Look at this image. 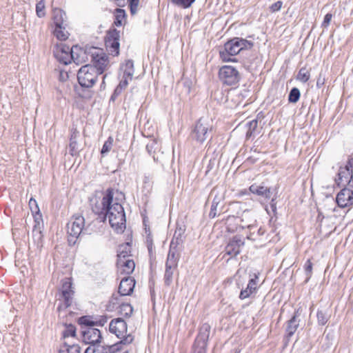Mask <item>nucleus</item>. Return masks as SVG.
<instances>
[{
	"label": "nucleus",
	"instance_id": "1",
	"mask_svg": "<svg viewBox=\"0 0 353 353\" xmlns=\"http://www.w3.org/2000/svg\"><path fill=\"white\" fill-rule=\"evenodd\" d=\"M253 42L239 37H234L226 42L219 51L220 58L223 62L236 61L232 58L243 50H249L253 47Z\"/></svg>",
	"mask_w": 353,
	"mask_h": 353
},
{
	"label": "nucleus",
	"instance_id": "2",
	"mask_svg": "<svg viewBox=\"0 0 353 353\" xmlns=\"http://www.w3.org/2000/svg\"><path fill=\"white\" fill-rule=\"evenodd\" d=\"M105 217H108L112 228L117 232H122L125 228V214L123 206L113 202L106 211Z\"/></svg>",
	"mask_w": 353,
	"mask_h": 353
},
{
	"label": "nucleus",
	"instance_id": "3",
	"mask_svg": "<svg viewBox=\"0 0 353 353\" xmlns=\"http://www.w3.org/2000/svg\"><path fill=\"white\" fill-rule=\"evenodd\" d=\"M74 295V288L72 286L70 279H64L62 281V285L59 290V300L61 301V303L57 307L60 316L63 315V316H64L65 315L63 313L66 309L72 305L73 303Z\"/></svg>",
	"mask_w": 353,
	"mask_h": 353
},
{
	"label": "nucleus",
	"instance_id": "4",
	"mask_svg": "<svg viewBox=\"0 0 353 353\" xmlns=\"http://www.w3.org/2000/svg\"><path fill=\"white\" fill-rule=\"evenodd\" d=\"M212 126L207 119L201 118L194 125L190 133V138L197 143H203L212 137Z\"/></svg>",
	"mask_w": 353,
	"mask_h": 353
},
{
	"label": "nucleus",
	"instance_id": "5",
	"mask_svg": "<svg viewBox=\"0 0 353 353\" xmlns=\"http://www.w3.org/2000/svg\"><path fill=\"white\" fill-rule=\"evenodd\" d=\"M67 232L69 243L74 244L81 234L87 232L84 217L81 215L73 216L67 224Z\"/></svg>",
	"mask_w": 353,
	"mask_h": 353
},
{
	"label": "nucleus",
	"instance_id": "6",
	"mask_svg": "<svg viewBox=\"0 0 353 353\" xmlns=\"http://www.w3.org/2000/svg\"><path fill=\"white\" fill-rule=\"evenodd\" d=\"M109 330L111 333L114 334L119 339H121L118 343L119 346L121 344H130L134 340V337L131 334H127V324L121 318L112 320L109 325Z\"/></svg>",
	"mask_w": 353,
	"mask_h": 353
},
{
	"label": "nucleus",
	"instance_id": "7",
	"mask_svg": "<svg viewBox=\"0 0 353 353\" xmlns=\"http://www.w3.org/2000/svg\"><path fill=\"white\" fill-rule=\"evenodd\" d=\"M99 74L97 69L90 64L82 66L78 71L77 79L81 86L84 88L92 87Z\"/></svg>",
	"mask_w": 353,
	"mask_h": 353
},
{
	"label": "nucleus",
	"instance_id": "8",
	"mask_svg": "<svg viewBox=\"0 0 353 353\" xmlns=\"http://www.w3.org/2000/svg\"><path fill=\"white\" fill-rule=\"evenodd\" d=\"M90 50V59L94 64L92 66L97 69L99 74H101L108 67V57L101 48H91Z\"/></svg>",
	"mask_w": 353,
	"mask_h": 353
},
{
	"label": "nucleus",
	"instance_id": "9",
	"mask_svg": "<svg viewBox=\"0 0 353 353\" xmlns=\"http://www.w3.org/2000/svg\"><path fill=\"white\" fill-rule=\"evenodd\" d=\"M221 81L228 85H235L241 79L239 72L231 65H223L219 69Z\"/></svg>",
	"mask_w": 353,
	"mask_h": 353
},
{
	"label": "nucleus",
	"instance_id": "10",
	"mask_svg": "<svg viewBox=\"0 0 353 353\" xmlns=\"http://www.w3.org/2000/svg\"><path fill=\"white\" fill-rule=\"evenodd\" d=\"M114 190L109 188L106 190L105 194L101 199L97 200L95 204L92 206V211L99 215L105 216L106 211L113 203Z\"/></svg>",
	"mask_w": 353,
	"mask_h": 353
},
{
	"label": "nucleus",
	"instance_id": "11",
	"mask_svg": "<svg viewBox=\"0 0 353 353\" xmlns=\"http://www.w3.org/2000/svg\"><path fill=\"white\" fill-rule=\"evenodd\" d=\"M53 53L56 59L61 63L68 65L72 61L71 48L65 44L56 45L54 47Z\"/></svg>",
	"mask_w": 353,
	"mask_h": 353
},
{
	"label": "nucleus",
	"instance_id": "12",
	"mask_svg": "<svg viewBox=\"0 0 353 353\" xmlns=\"http://www.w3.org/2000/svg\"><path fill=\"white\" fill-rule=\"evenodd\" d=\"M91 48H96L93 46L85 47V49L81 48L77 46H74L71 48L72 61L76 64L79 65L89 61L90 57Z\"/></svg>",
	"mask_w": 353,
	"mask_h": 353
},
{
	"label": "nucleus",
	"instance_id": "13",
	"mask_svg": "<svg viewBox=\"0 0 353 353\" xmlns=\"http://www.w3.org/2000/svg\"><path fill=\"white\" fill-rule=\"evenodd\" d=\"M352 168L353 159H350L345 167L340 168L337 174V178L335 179L338 185H343L346 183H348L350 187L353 188V184L351 183V174Z\"/></svg>",
	"mask_w": 353,
	"mask_h": 353
},
{
	"label": "nucleus",
	"instance_id": "14",
	"mask_svg": "<svg viewBox=\"0 0 353 353\" xmlns=\"http://www.w3.org/2000/svg\"><path fill=\"white\" fill-rule=\"evenodd\" d=\"M82 338L84 343L94 345L101 342L102 336L99 330L90 327L82 331Z\"/></svg>",
	"mask_w": 353,
	"mask_h": 353
},
{
	"label": "nucleus",
	"instance_id": "15",
	"mask_svg": "<svg viewBox=\"0 0 353 353\" xmlns=\"http://www.w3.org/2000/svg\"><path fill=\"white\" fill-rule=\"evenodd\" d=\"M244 244V239L242 236L239 235L233 236L225 248V254L230 255L231 257L237 256L240 253L241 248Z\"/></svg>",
	"mask_w": 353,
	"mask_h": 353
},
{
	"label": "nucleus",
	"instance_id": "16",
	"mask_svg": "<svg viewBox=\"0 0 353 353\" xmlns=\"http://www.w3.org/2000/svg\"><path fill=\"white\" fill-rule=\"evenodd\" d=\"M336 202L342 208L353 205V190L348 188L342 189L336 195Z\"/></svg>",
	"mask_w": 353,
	"mask_h": 353
},
{
	"label": "nucleus",
	"instance_id": "17",
	"mask_svg": "<svg viewBox=\"0 0 353 353\" xmlns=\"http://www.w3.org/2000/svg\"><path fill=\"white\" fill-rule=\"evenodd\" d=\"M117 267L121 274L129 275L134 270L135 263L131 258L125 259V256L121 255L117 259Z\"/></svg>",
	"mask_w": 353,
	"mask_h": 353
},
{
	"label": "nucleus",
	"instance_id": "18",
	"mask_svg": "<svg viewBox=\"0 0 353 353\" xmlns=\"http://www.w3.org/2000/svg\"><path fill=\"white\" fill-rule=\"evenodd\" d=\"M120 348L119 343H115L111 345L97 344L90 345L87 347L85 353H114L119 351Z\"/></svg>",
	"mask_w": 353,
	"mask_h": 353
},
{
	"label": "nucleus",
	"instance_id": "19",
	"mask_svg": "<svg viewBox=\"0 0 353 353\" xmlns=\"http://www.w3.org/2000/svg\"><path fill=\"white\" fill-rule=\"evenodd\" d=\"M135 286V280L131 276H125L121 279L119 287V293L120 296L130 295Z\"/></svg>",
	"mask_w": 353,
	"mask_h": 353
},
{
	"label": "nucleus",
	"instance_id": "20",
	"mask_svg": "<svg viewBox=\"0 0 353 353\" xmlns=\"http://www.w3.org/2000/svg\"><path fill=\"white\" fill-rule=\"evenodd\" d=\"M299 317V311H296L292 317L286 322L285 332L288 339H290L297 330L300 323Z\"/></svg>",
	"mask_w": 353,
	"mask_h": 353
},
{
	"label": "nucleus",
	"instance_id": "21",
	"mask_svg": "<svg viewBox=\"0 0 353 353\" xmlns=\"http://www.w3.org/2000/svg\"><path fill=\"white\" fill-rule=\"evenodd\" d=\"M249 190L252 193L263 196L267 199H270L272 196L270 188L263 185L253 184L250 185Z\"/></svg>",
	"mask_w": 353,
	"mask_h": 353
},
{
	"label": "nucleus",
	"instance_id": "22",
	"mask_svg": "<svg viewBox=\"0 0 353 353\" xmlns=\"http://www.w3.org/2000/svg\"><path fill=\"white\" fill-rule=\"evenodd\" d=\"M208 337V334H201L196 339L193 346V353H206V340Z\"/></svg>",
	"mask_w": 353,
	"mask_h": 353
},
{
	"label": "nucleus",
	"instance_id": "23",
	"mask_svg": "<svg viewBox=\"0 0 353 353\" xmlns=\"http://www.w3.org/2000/svg\"><path fill=\"white\" fill-rule=\"evenodd\" d=\"M81 347L78 344H70L65 341L59 353H80Z\"/></svg>",
	"mask_w": 353,
	"mask_h": 353
},
{
	"label": "nucleus",
	"instance_id": "24",
	"mask_svg": "<svg viewBox=\"0 0 353 353\" xmlns=\"http://www.w3.org/2000/svg\"><path fill=\"white\" fill-rule=\"evenodd\" d=\"M65 12L61 9L53 10V22L55 26H63L64 23Z\"/></svg>",
	"mask_w": 353,
	"mask_h": 353
},
{
	"label": "nucleus",
	"instance_id": "25",
	"mask_svg": "<svg viewBox=\"0 0 353 353\" xmlns=\"http://www.w3.org/2000/svg\"><path fill=\"white\" fill-rule=\"evenodd\" d=\"M117 310L119 314L126 317L130 316L133 312L132 306L129 303H121Z\"/></svg>",
	"mask_w": 353,
	"mask_h": 353
},
{
	"label": "nucleus",
	"instance_id": "26",
	"mask_svg": "<svg viewBox=\"0 0 353 353\" xmlns=\"http://www.w3.org/2000/svg\"><path fill=\"white\" fill-rule=\"evenodd\" d=\"M54 35L61 41H65L68 38V32L63 26H55Z\"/></svg>",
	"mask_w": 353,
	"mask_h": 353
},
{
	"label": "nucleus",
	"instance_id": "27",
	"mask_svg": "<svg viewBox=\"0 0 353 353\" xmlns=\"http://www.w3.org/2000/svg\"><path fill=\"white\" fill-rule=\"evenodd\" d=\"M126 17L124 10L117 8L115 10L114 24L117 26H121Z\"/></svg>",
	"mask_w": 353,
	"mask_h": 353
},
{
	"label": "nucleus",
	"instance_id": "28",
	"mask_svg": "<svg viewBox=\"0 0 353 353\" xmlns=\"http://www.w3.org/2000/svg\"><path fill=\"white\" fill-rule=\"evenodd\" d=\"M245 126L247 128L246 137L249 139L254 134L258 126V121L256 119L250 121L245 124Z\"/></svg>",
	"mask_w": 353,
	"mask_h": 353
},
{
	"label": "nucleus",
	"instance_id": "29",
	"mask_svg": "<svg viewBox=\"0 0 353 353\" xmlns=\"http://www.w3.org/2000/svg\"><path fill=\"white\" fill-rule=\"evenodd\" d=\"M310 78V71L305 67L301 68L296 76V79L302 83H306Z\"/></svg>",
	"mask_w": 353,
	"mask_h": 353
},
{
	"label": "nucleus",
	"instance_id": "30",
	"mask_svg": "<svg viewBox=\"0 0 353 353\" xmlns=\"http://www.w3.org/2000/svg\"><path fill=\"white\" fill-rule=\"evenodd\" d=\"M176 248L177 247L174 246V243H170V250L167 256V261H174L179 262V254Z\"/></svg>",
	"mask_w": 353,
	"mask_h": 353
},
{
	"label": "nucleus",
	"instance_id": "31",
	"mask_svg": "<svg viewBox=\"0 0 353 353\" xmlns=\"http://www.w3.org/2000/svg\"><path fill=\"white\" fill-rule=\"evenodd\" d=\"M316 317L318 321V324L319 325H325L330 319V315L327 314L326 311L324 310H318L316 313Z\"/></svg>",
	"mask_w": 353,
	"mask_h": 353
},
{
	"label": "nucleus",
	"instance_id": "32",
	"mask_svg": "<svg viewBox=\"0 0 353 353\" xmlns=\"http://www.w3.org/2000/svg\"><path fill=\"white\" fill-rule=\"evenodd\" d=\"M106 46L109 48V50L112 55H118L119 53V41H106Z\"/></svg>",
	"mask_w": 353,
	"mask_h": 353
},
{
	"label": "nucleus",
	"instance_id": "33",
	"mask_svg": "<svg viewBox=\"0 0 353 353\" xmlns=\"http://www.w3.org/2000/svg\"><path fill=\"white\" fill-rule=\"evenodd\" d=\"M184 233V230L181 228H177L174 234L173 238L170 243H174V246L177 247L183 242L182 236Z\"/></svg>",
	"mask_w": 353,
	"mask_h": 353
},
{
	"label": "nucleus",
	"instance_id": "34",
	"mask_svg": "<svg viewBox=\"0 0 353 353\" xmlns=\"http://www.w3.org/2000/svg\"><path fill=\"white\" fill-rule=\"evenodd\" d=\"M134 75V63L131 60H128L125 63V70L123 72V77H129L131 80Z\"/></svg>",
	"mask_w": 353,
	"mask_h": 353
},
{
	"label": "nucleus",
	"instance_id": "35",
	"mask_svg": "<svg viewBox=\"0 0 353 353\" xmlns=\"http://www.w3.org/2000/svg\"><path fill=\"white\" fill-rule=\"evenodd\" d=\"M76 336V327L72 324L66 325L64 331L63 332V337L66 339L69 337H75Z\"/></svg>",
	"mask_w": 353,
	"mask_h": 353
},
{
	"label": "nucleus",
	"instance_id": "36",
	"mask_svg": "<svg viewBox=\"0 0 353 353\" xmlns=\"http://www.w3.org/2000/svg\"><path fill=\"white\" fill-rule=\"evenodd\" d=\"M300 96L299 90L297 88H293L289 93L288 101L290 103H295L299 100Z\"/></svg>",
	"mask_w": 353,
	"mask_h": 353
},
{
	"label": "nucleus",
	"instance_id": "37",
	"mask_svg": "<svg viewBox=\"0 0 353 353\" xmlns=\"http://www.w3.org/2000/svg\"><path fill=\"white\" fill-rule=\"evenodd\" d=\"M120 296H121L120 294L112 296V297L109 301V305L108 306V307L110 310H115L119 307V305H121L120 300H119Z\"/></svg>",
	"mask_w": 353,
	"mask_h": 353
},
{
	"label": "nucleus",
	"instance_id": "38",
	"mask_svg": "<svg viewBox=\"0 0 353 353\" xmlns=\"http://www.w3.org/2000/svg\"><path fill=\"white\" fill-rule=\"evenodd\" d=\"M175 269H168L165 268V274H164V283L165 285L169 286L171 285L173 281V274Z\"/></svg>",
	"mask_w": 353,
	"mask_h": 353
},
{
	"label": "nucleus",
	"instance_id": "39",
	"mask_svg": "<svg viewBox=\"0 0 353 353\" xmlns=\"http://www.w3.org/2000/svg\"><path fill=\"white\" fill-rule=\"evenodd\" d=\"M172 3L183 8H188L191 6V5L194 2L195 0H170Z\"/></svg>",
	"mask_w": 353,
	"mask_h": 353
},
{
	"label": "nucleus",
	"instance_id": "40",
	"mask_svg": "<svg viewBox=\"0 0 353 353\" xmlns=\"http://www.w3.org/2000/svg\"><path fill=\"white\" fill-rule=\"evenodd\" d=\"M113 141L114 140L112 137H108V139L105 141L101 151L102 155H104L110 151L113 145Z\"/></svg>",
	"mask_w": 353,
	"mask_h": 353
},
{
	"label": "nucleus",
	"instance_id": "41",
	"mask_svg": "<svg viewBox=\"0 0 353 353\" xmlns=\"http://www.w3.org/2000/svg\"><path fill=\"white\" fill-rule=\"evenodd\" d=\"M129 252L130 245L128 243L120 246L117 254L118 259H120L121 255H124L125 259L131 258V256L128 254Z\"/></svg>",
	"mask_w": 353,
	"mask_h": 353
},
{
	"label": "nucleus",
	"instance_id": "42",
	"mask_svg": "<svg viewBox=\"0 0 353 353\" xmlns=\"http://www.w3.org/2000/svg\"><path fill=\"white\" fill-rule=\"evenodd\" d=\"M120 32L116 29L108 31L106 41H119Z\"/></svg>",
	"mask_w": 353,
	"mask_h": 353
},
{
	"label": "nucleus",
	"instance_id": "43",
	"mask_svg": "<svg viewBox=\"0 0 353 353\" xmlns=\"http://www.w3.org/2000/svg\"><path fill=\"white\" fill-rule=\"evenodd\" d=\"M79 322L81 325L87 326L88 327H94L95 325V321H92L90 316H82L79 319Z\"/></svg>",
	"mask_w": 353,
	"mask_h": 353
},
{
	"label": "nucleus",
	"instance_id": "44",
	"mask_svg": "<svg viewBox=\"0 0 353 353\" xmlns=\"http://www.w3.org/2000/svg\"><path fill=\"white\" fill-rule=\"evenodd\" d=\"M36 12L39 17H43L45 16V2L43 0H41L36 5Z\"/></svg>",
	"mask_w": 353,
	"mask_h": 353
},
{
	"label": "nucleus",
	"instance_id": "45",
	"mask_svg": "<svg viewBox=\"0 0 353 353\" xmlns=\"http://www.w3.org/2000/svg\"><path fill=\"white\" fill-rule=\"evenodd\" d=\"M258 279V276L256 274H254V277L250 279L248 287L250 290V292H254V293L256 291L257 288V282L256 280Z\"/></svg>",
	"mask_w": 353,
	"mask_h": 353
},
{
	"label": "nucleus",
	"instance_id": "46",
	"mask_svg": "<svg viewBox=\"0 0 353 353\" xmlns=\"http://www.w3.org/2000/svg\"><path fill=\"white\" fill-rule=\"evenodd\" d=\"M69 149L71 155L74 156L78 154L79 147L77 140L70 141Z\"/></svg>",
	"mask_w": 353,
	"mask_h": 353
},
{
	"label": "nucleus",
	"instance_id": "47",
	"mask_svg": "<svg viewBox=\"0 0 353 353\" xmlns=\"http://www.w3.org/2000/svg\"><path fill=\"white\" fill-rule=\"evenodd\" d=\"M304 269L307 275V281H308L310 279L312 272V263L310 259L306 261Z\"/></svg>",
	"mask_w": 353,
	"mask_h": 353
},
{
	"label": "nucleus",
	"instance_id": "48",
	"mask_svg": "<svg viewBox=\"0 0 353 353\" xmlns=\"http://www.w3.org/2000/svg\"><path fill=\"white\" fill-rule=\"evenodd\" d=\"M29 206L32 213H39V208L35 199L31 198L29 201Z\"/></svg>",
	"mask_w": 353,
	"mask_h": 353
},
{
	"label": "nucleus",
	"instance_id": "49",
	"mask_svg": "<svg viewBox=\"0 0 353 353\" xmlns=\"http://www.w3.org/2000/svg\"><path fill=\"white\" fill-rule=\"evenodd\" d=\"M247 215V213L245 212H243V217H245ZM242 224L241 226L243 228H248L250 230H252L256 228V225L254 223H248L247 222H245L244 218L241 219Z\"/></svg>",
	"mask_w": 353,
	"mask_h": 353
},
{
	"label": "nucleus",
	"instance_id": "50",
	"mask_svg": "<svg viewBox=\"0 0 353 353\" xmlns=\"http://www.w3.org/2000/svg\"><path fill=\"white\" fill-rule=\"evenodd\" d=\"M219 205V201H212L210 211L209 213V216L210 218H214L216 216L217 206Z\"/></svg>",
	"mask_w": 353,
	"mask_h": 353
},
{
	"label": "nucleus",
	"instance_id": "51",
	"mask_svg": "<svg viewBox=\"0 0 353 353\" xmlns=\"http://www.w3.org/2000/svg\"><path fill=\"white\" fill-rule=\"evenodd\" d=\"M253 293H254V292H250V290L248 289V287L247 286V288L245 289L241 290V291L240 292V294H239V298L241 300H243L245 299L248 298Z\"/></svg>",
	"mask_w": 353,
	"mask_h": 353
},
{
	"label": "nucleus",
	"instance_id": "52",
	"mask_svg": "<svg viewBox=\"0 0 353 353\" xmlns=\"http://www.w3.org/2000/svg\"><path fill=\"white\" fill-rule=\"evenodd\" d=\"M282 5L283 2L281 1H278L270 6V10L272 12H277L281 10Z\"/></svg>",
	"mask_w": 353,
	"mask_h": 353
},
{
	"label": "nucleus",
	"instance_id": "53",
	"mask_svg": "<svg viewBox=\"0 0 353 353\" xmlns=\"http://www.w3.org/2000/svg\"><path fill=\"white\" fill-rule=\"evenodd\" d=\"M332 19V14L330 13H327L325 14L323 21L322 23V27L326 28L329 26L330 21Z\"/></svg>",
	"mask_w": 353,
	"mask_h": 353
},
{
	"label": "nucleus",
	"instance_id": "54",
	"mask_svg": "<svg viewBox=\"0 0 353 353\" xmlns=\"http://www.w3.org/2000/svg\"><path fill=\"white\" fill-rule=\"evenodd\" d=\"M79 134V132L77 130V128L72 127L70 130V141L77 140Z\"/></svg>",
	"mask_w": 353,
	"mask_h": 353
},
{
	"label": "nucleus",
	"instance_id": "55",
	"mask_svg": "<svg viewBox=\"0 0 353 353\" xmlns=\"http://www.w3.org/2000/svg\"><path fill=\"white\" fill-rule=\"evenodd\" d=\"M122 91L123 89L117 85L110 97V101H114L117 97L122 92Z\"/></svg>",
	"mask_w": 353,
	"mask_h": 353
},
{
	"label": "nucleus",
	"instance_id": "56",
	"mask_svg": "<svg viewBox=\"0 0 353 353\" xmlns=\"http://www.w3.org/2000/svg\"><path fill=\"white\" fill-rule=\"evenodd\" d=\"M178 262L174 261H167L165 263V268L176 270Z\"/></svg>",
	"mask_w": 353,
	"mask_h": 353
},
{
	"label": "nucleus",
	"instance_id": "57",
	"mask_svg": "<svg viewBox=\"0 0 353 353\" xmlns=\"http://www.w3.org/2000/svg\"><path fill=\"white\" fill-rule=\"evenodd\" d=\"M128 79H130V78L127 77V76H125V77H123V79L120 81L118 85L123 90L125 89L128 85Z\"/></svg>",
	"mask_w": 353,
	"mask_h": 353
},
{
	"label": "nucleus",
	"instance_id": "58",
	"mask_svg": "<svg viewBox=\"0 0 353 353\" xmlns=\"http://www.w3.org/2000/svg\"><path fill=\"white\" fill-rule=\"evenodd\" d=\"M106 316H101L98 321H95V325L103 326L107 322Z\"/></svg>",
	"mask_w": 353,
	"mask_h": 353
},
{
	"label": "nucleus",
	"instance_id": "59",
	"mask_svg": "<svg viewBox=\"0 0 353 353\" xmlns=\"http://www.w3.org/2000/svg\"><path fill=\"white\" fill-rule=\"evenodd\" d=\"M147 246H148V250L149 254L150 255H152V252H153V246H152V239L150 237L147 238Z\"/></svg>",
	"mask_w": 353,
	"mask_h": 353
},
{
	"label": "nucleus",
	"instance_id": "60",
	"mask_svg": "<svg viewBox=\"0 0 353 353\" xmlns=\"http://www.w3.org/2000/svg\"><path fill=\"white\" fill-rule=\"evenodd\" d=\"M250 234L247 236V238L250 240L255 241L256 235L255 234V231H257V228L256 227L254 229L250 230Z\"/></svg>",
	"mask_w": 353,
	"mask_h": 353
},
{
	"label": "nucleus",
	"instance_id": "61",
	"mask_svg": "<svg viewBox=\"0 0 353 353\" xmlns=\"http://www.w3.org/2000/svg\"><path fill=\"white\" fill-rule=\"evenodd\" d=\"M138 4L136 3H130V12L134 14L137 11Z\"/></svg>",
	"mask_w": 353,
	"mask_h": 353
},
{
	"label": "nucleus",
	"instance_id": "62",
	"mask_svg": "<svg viewBox=\"0 0 353 353\" xmlns=\"http://www.w3.org/2000/svg\"><path fill=\"white\" fill-rule=\"evenodd\" d=\"M324 82H325V79L321 78V75L320 74L317 79V81H316L317 87L320 88L321 85H323L324 84Z\"/></svg>",
	"mask_w": 353,
	"mask_h": 353
},
{
	"label": "nucleus",
	"instance_id": "63",
	"mask_svg": "<svg viewBox=\"0 0 353 353\" xmlns=\"http://www.w3.org/2000/svg\"><path fill=\"white\" fill-rule=\"evenodd\" d=\"M117 5L119 7H122L125 4V0H114Z\"/></svg>",
	"mask_w": 353,
	"mask_h": 353
},
{
	"label": "nucleus",
	"instance_id": "64",
	"mask_svg": "<svg viewBox=\"0 0 353 353\" xmlns=\"http://www.w3.org/2000/svg\"><path fill=\"white\" fill-rule=\"evenodd\" d=\"M257 233H256V236H262L265 233V230H263L262 228H259L257 229Z\"/></svg>",
	"mask_w": 353,
	"mask_h": 353
}]
</instances>
